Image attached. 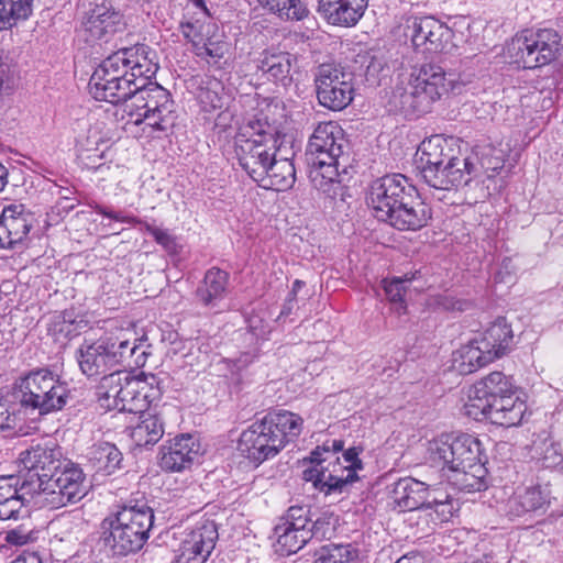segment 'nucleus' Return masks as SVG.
Instances as JSON below:
<instances>
[{
	"mask_svg": "<svg viewBox=\"0 0 563 563\" xmlns=\"http://www.w3.org/2000/svg\"><path fill=\"white\" fill-rule=\"evenodd\" d=\"M428 461L448 472L460 490L479 492L486 487V468L481 441L471 434H442L428 442Z\"/></svg>",
	"mask_w": 563,
	"mask_h": 563,
	"instance_id": "nucleus-3",
	"label": "nucleus"
},
{
	"mask_svg": "<svg viewBox=\"0 0 563 563\" xmlns=\"http://www.w3.org/2000/svg\"><path fill=\"white\" fill-rule=\"evenodd\" d=\"M343 446V441L336 439L327 440L322 445L317 446L309 456L312 465L303 471L302 478L311 482L325 495L342 493L347 485L358 479L355 470L343 464L335 456Z\"/></svg>",
	"mask_w": 563,
	"mask_h": 563,
	"instance_id": "nucleus-9",
	"label": "nucleus"
},
{
	"mask_svg": "<svg viewBox=\"0 0 563 563\" xmlns=\"http://www.w3.org/2000/svg\"><path fill=\"white\" fill-rule=\"evenodd\" d=\"M228 287L229 274L220 268L212 267L206 272L195 296L202 306L216 307L227 296Z\"/></svg>",
	"mask_w": 563,
	"mask_h": 563,
	"instance_id": "nucleus-32",
	"label": "nucleus"
},
{
	"mask_svg": "<svg viewBox=\"0 0 563 563\" xmlns=\"http://www.w3.org/2000/svg\"><path fill=\"white\" fill-rule=\"evenodd\" d=\"M8 172L7 168L0 163V191L7 185Z\"/></svg>",
	"mask_w": 563,
	"mask_h": 563,
	"instance_id": "nucleus-62",
	"label": "nucleus"
},
{
	"mask_svg": "<svg viewBox=\"0 0 563 563\" xmlns=\"http://www.w3.org/2000/svg\"><path fill=\"white\" fill-rule=\"evenodd\" d=\"M95 211L106 218H109V219L118 221V222L129 223V224L141 223V221L133 216H126V214H123L122 212H115V211L109 209L108 207H104L101 205H96Z\"/></svg>",
	"mask_w": 563,
	"mask_h": 563,
	"instance_id": "nucleus-52",
	"label": "nucleus"
},
{
	"mask_svg": "<svg viewBox=\"0 0 563 563\" xmlns=\"http://www.w3.org/2000/svg\"><path fill=\"white\" fill-rule=\"evenodd\" d=\"M432 300L433 301L430 305L444 310H463L464 306V302L455 300L454 298L446 295L437 296Z\"/></svg>",
	"mask_w": 563,
	"mask_h": 563,
	"instance_id": "nucleus-54",
	"label": "nucleus"
},
{
	"mask_svg": "<svg viewBox=\"0 0 563 563\" xmlns=\"http://www.w3.org/2000/svg\"><path fill=\"white\" fill-rule=\"evenodd\" d=\"M101 344L103 345L107 356L109 357L110 362L114 366L115 363L112 360V353L119 352V331L117 333H111L110 335L106 336L104 339L100 340Z\"/></svg>",
	"mask_w": 563,
	"mask_h": 563,
	"instance_id": "nucleus-56",
	"label": "nucleus"
},
{
	"mask_svg": "<svg viewBox=\"0 0 563 563\" xmlns=\"http://www.w3.org/2000/svg\"><path fill=\"white\" fill-rule=\"evenodd\" d=\"M27 484L18 475L0 476V520L15 518L29 495Z\"/></svg>",
	"mask_w": 563,
	"mask_h": 563,
	"instance_id": "nucleus-29",
	"label": "nucleus"
},
{
	"mask_svg": "<svg viewBox=\"0 0 563 563\" xmlns=\"http://www.w3.org/2000/svg\"><path fill=\"white\" fill-rule=\"evenodd\" d=\"M453 88L445 70L431 63L415 67L405 88L399 92V104L408 114L431 112L435 102Z\"/></svg>",
	"mask_w": 563,
	"mask_h": 563,
	"instance_id": "nucleus-8",
	"label": "nucleus"
},
{
	"mask_svg": "<svg viewBox=\"0 0 563 563\" xmlns=\"http://www.w3.org/2000/svg\"><path fill=\"white\" fill-rule=\"evenodd\" d=\"M451 152L452 148L445 139L433 135L420 144L417 152V168L422 175L427 169L443 165L450 157H455Z\"/></svg>",
	"mask_w": 563,
	"mask_h": 563,
	"instance_id": "nucleus-35",
	"label": "nucleus"
},
{
	"mask_svg": "<svg viewBox=\"0 0 563 563\" xmlns=\"http://www.w3.org/2000/svg\"><path fill=\"white\" fill-rule=\"evenodd\" d=\"M512 330L504 318L494 322L478 339L483 349L496 353V358L503 356L512 342Z\"/></svg>",
	"mask_w": 563,
	"mask_h": 563,
	"instance_id": "nucleus-38",
	"label": "nucleus"
},
{
	"mask_svg": "<svg viewBox=\"0 0 563 563\" xmlns=\"http://www.w3.org/2000/svg\"><path fill=\"white\" fill-rule=\"evenodd\" d=\"M303 422L300 415L286 409L268 411L242 431L238 451L252 463L262 464L295 442L303 430Z\"/></svg>",
	"mask_w": 563,
	"mask_h": 563,
	"instance_id": "nucleus-4",
	"label": "nucleus"
},
{
	"mask_svg": "<svg viewBox=\"0 0 563 563\" xmlns=\"http://www.w3.org/2000/svg\"><path fill=\"white\" fill-rule=\"evenodd\" d=\"M201 453L198 439L191 434L174 438L161 450V467L169 472H180L189 467Z\"/></svg>",
	"mask_w": 563,
	"mask_h": 563,
	"instance_id": "nucleus-24",
	"label": "nucleus"
},
{
	"mask_svg": "<svg viewBox=\"0 0 563 563\" xmlns=\"http://www.w3.org/2000/svg\"><path fill=\"white\" fill-rule=\"evenodd\" d=\"M368 0H318V10L333 25L352 26L363 16Z\"/></svg>",
	"mask_w": 563,
	"mask_h": 563,
	"instance_id": "nucleus-28",
	"label": "nucleus"
},
{
	"mask_svg": "<svg viewBox=\"0 0 563 563\" xmlns=\"http://www.w3.org/2000/svg\"><path fill=\"white\" fill-rule=\"evenodd\" d=\"M42 492L49 507L60 508L81 500L88 492V484L82 470L65 460L62 467L48 477Z\"/></svg>",
	"mask_w": 563,
	"mask_h": 563,
	"instance_id": "nucleus-14",
	"label": "nucleus"
},
{
	"mask_svg": "<svg viewBox=\"0 0 563 563\" xmlns=\"http://www.w3.org/2000/svg\"><path fill=\"white\" fill-rule=\"evenodd\" d=\"M158 70L155 51L146 45L120 49L95 69L89 80V92L100 101L123 103L136 81L154 77Z\"/></svg>",
	"mask_w": 563,
	"mask_h": 563,
	"instance_id": "nucleus-1",
	"label": "nucleus"
},
{
	"mask_svg": "<svg viewBox=\"0 0 563 563\" xmlns=\"http://www.w3.org/2000/svg\"><path fill=\"white\" fill-rule=\"evenodd\" d=\"M258 2L285 20L299 21L309 13L302 0H258Z\"/></svg>",
	"mask_w": 563,
	"mask_h": 563,
	"instance_id": "nucleus-43",
	"label": "nucleus"
},
{
	"mask_svg": "<svg viewBox=\"0 0 563 563\" xmlns=\"http://www.w3.org/2000/svg\"><path fill=\"white\" fill-rule=\"evenodd\" d=\"M373 216L398 230H419L431 218L430 209L401 174L374 180L366 196Z\"/></svg>",
	"mask_w": 563,
	"mask_h": 563,
	"instance_id": "nucleus-2",
	"label": "nucleus"
},
{
	"mask_svg": "<svg viewBox=\"0 0 563 563\" xmlns=\"http://www.w3.org/2000/svg\"><path fill=\"white\" fill-rule=\"evenodd\" d=\"M68 523H70V521L68 520V518H60V519H58L54 525H55L56 527L62 528V527H66V526H68Z\"/></svg>",
	"mask_w": 563,
	"mask_h": 563,
	"instance_id": "nucleus-63",
	"label": "nucleus"
},
{
	"mask_svg": "<svg viewBox=\"0 0 563 563\" xmlns=\"http://www.w3.org/2000/svg\"><path fill=\"white\" fill-rule=\"evenodd\" d=\"M256 69L268 81L288 87L292 82L291 70L296 57L285 51L267 48L261 52L255 60Z\"/></svg>",
	"mask_w": 563,
	"mask_h": 563,
	"instance_id": "nucleus-27",
	"label": "nucleus"
},
{
	"mask_svg": "<svg viewBox=\"0 0 563 563\" xmlns=\"http://www.w3.org/2000/svg\"><path fill=\"white\" fill-rule=\"evenodd\" d=\"M34 216L23 205H10L0 216V246L13 249L22 243L32 229Z\"/></svg>",
	"mask_w": 563,
	"mask_h": 563,
	"instance_id": "nucleus-23",
	"label": "nucleus"
},
{
	"mask_svg": "<svg viewBox=\"0 0 563 563\" xmlns=\"http://www.w3.org/2000/svg\"><path fill=\"white\" fill-rule=\"evenodd\" d=\"M119 352L112 353V360L115 365L126 363L129 366L144 365L147 356L144 340L137 339L135 332L131 329L119 330Z\"/></svg>",
	"mask_w": 563,
	"mask_h": 563,
	"instance_id": "nucleus-36",
	"label": "nucleus"
},
{
	"mask_svg": "<svg viewBox=\"0 0 563 563\" xmlns=\"http://www.w3.org/2000/svg\"><path fill=\"white\" fill-rule=\"evenodd\" d=\"M464 156L472 159V166H468L472 179L479 178L484 174L487 178H492L505 163V153L492 144L476 145Z\"/></svg>",
	"mask_w": 563,
	"mask_h": 563,
	"instance_id": "nucleus-31",
	"label": "nucleus"
},
{
	"mask_svg": "<svg viewBox=\"0 0 563 563\" xmlns=\"http://www.w3.org/2000/svg\"><path fill=\"white\" fill-rule=\"evenodd\" d=\"M424 507L433 508L443 521L449 520L453 514L452 499L449 496H445L444 499L435 496L432 499L429 498V503Z\"/></svg>",
	"mask_w": 563,
	"mask_h": 563,
	"instance_id": "nucleus-50",
	"label": "nucleus"
},
{
	"mask_svg": "<svg viewBox=\"0 0 563 563\" xmlns=\"http://www.w3.org/2000/svg\"><path fill=\"white\" fill-rule=\"evenodd\" d=\"M243 137H235V155L240 166L256 181L266 174V167L275 155L282 152L280 145Z\"/></svg>",
	"mask_w": 563,
	"mask_h": 563,
	"instance_id": "nucleus-20",
	"label": "nucleus"
},
{
	"mask_svg": "<svg viewBox=\"0 0 563 563\" xmlns=\"http://www.w3.org/2000/svg\"><path fill=\"white\" fill-rule=\"evenodd\" d=\"M516 387L510 377L501 372H493L475 383L470 391L468 401L465 405L466 413L478 420V409L485 406V400L501 398L516 394Z\"/></svg>",
	"mask_w": 563,
	"mask_h": 563,
	"instance_id": "nucleus-22",
	"label": "nucleus"
},
{
	"mask_svg": "<svg viewBox=\"0 0 563 563\" xmlns=\"http://www.w3.org/2000/svg\"><path fill=\"white\" fill-rule=\"evenodd\" d=\"M77 361L80 371L88 377L101 375L113 366L100 340L81 344L77 351Z\"/></svg>",
	"mask_w": 563,
	"mask_h": 563,
	"instance_id": "nucleus-37",
	"label": "nucleus"
},
{
	"mask_svg": "<svg viewBox=\"0 0 563 563\" xmlns=\"http://www.w3.org/2000/svg\"><path fill=\"white\" fill-rule=\"evenodd\" d=\"M153 77L137 80L131 96L123 101V111L128 114L129 123L142 125V131L152 135L170 129L176 121L174 101L169 92Z\"/></svg>",
	"mask_w": 563,
	"mask_h": 563,
	"instance_id": "nucleus-6",
	"label": "nucleus"
},
{
	"mask_svg": "<svg viewBox=\"0 0 563 563\" xmlns=\"http://www.w3.org/2000/svg\"><path fill=\"white\" fill-rule=\"evenodd\" d=\"M357 456L358 452L355 448H351L343 453L344 463L349 467H353L355 472L362 468V462Z\"/></svg>",
	"mask_w": 563,
	"mask_h": 563,
	"instance_id": "nucleus-59",
	"label": "nucleus"
},
{
	"mask_svg": "<svg viewBox=\"0 0 563 563\" xmlns=\"http://www.w3.org/2000/svg\"><path fill=\"white\" fill-rule=\"evenodd\" d=\"M390 498L400 511H412L429 503V492L424 483L406 477L395 483Z\"/></svg>",
	"mask_w": 563,
	"mask_h": 563,
	"instance_id": "nucleus-30",
	"label": "nucleus"
},
{
	"mask_svg": "<svg viewBox=\"0 0 563 563\" xmlns=\"http://www.w3.org/2000/svg\"><path fill=\"white\" fill-rule=\"evenodd\" d=\"M355 551L351 544H327L316 552L313 563H352Z\"/></svg>",
	"mask_w": 563,
	"mask_h": 563,
	"instance_id": "nucleus-46",
	"label": "nucleus"
},
{
	"mask_svg": "<svg viewBox=\"0 0 563 563\" xmlns=\"http://www.w3.org/2000/svg\"><path fill=\"white\" fill-rule=\"evenodd\" d=\"M64 461L62 448L51 439L32 443L18 457L21 467L35 472L41 485L44 484L42 478L49 477L54 471L62 467Z\"/></svg>",
	"mask_w": 563,
	"mask_h": 563,
	"instance_id": "nucleus-19",
	"label": "nucleus"
},
{
	"mask_svg": "<svg viewBox=\"0 0 563 563\" xmlns=\"http://www.w3.org/2000/svg\"><path fill=\"white\" fill-rule=\"evenodd\" d=\"M275 134L276 129L265 119L254 118L240 129L236 137H243L246 140L257 139L258 141H265L273 144L278 141L275 137Z\"/></svg>",
	"mask_w": 563,
	"mask_h": 563,
	"instance_id": "nucleus-45",
	"label": "nucleus"
},
{
	"mask_svg": "<svg viewBox=\"0 0 563 563\" xmlns=\"http://www.w3.org/2000/svg\"><path fill=\"white\" fill-rule=\"evenodd\" d=\"M527 411L526 401L518 393L492 399L478 409V419H487L494 424L506 428L519 426Z\"/></svg>",
	"mask_w": 563,
	"mask_h": 563,
	"instance_id": "nucleus-25",
	"label": "nucleus"
},
{
	"mask_svg": "<svg viewBox=\"0 0 563 563\" xmlns=\"http://www.w3.org/2000/svg\"><path fill=\"white\" fill-rule=\"evenodd\" d=\"M196 55L206 58L208 63L217 64L228 51V44L220 38L209 37L202 44H195Z\"/></svg>",
	"mask_w": 563,
	"mask_h": 563,
	"instance_id": "nucleus-49",
	"label": "nucleus"
},
{
	"mask_svg": "<svg viewBox=\"0 0 563 563\" xmlns=\"http://www.w3.org/2000/svg\"><path fill=\"white\" fill-rule=\"evenodd\" d=\"M218 528L214 521L203 520L185 534L176 551V563H205L216 547Z\"/></svg>",
	"mask_w": 563,
	"mask_h": 563,
	"instance_id": "nucleus-17",
	"label": "nucleus"
},
{
	"mask_svg": "<svg viewBox=\"0 0 563 563\" xmlns=\"http://www.w3.org/2000/svg\"><path fill=\"white\" fill-rule=\"evenodd\" d=\"M563 49L561 35L553 29L523 30L507 44L511 63L536 69L556 60Z\"/></svg>",
	"mask_w": 563,
	"mask_h": 563,
	"instance_id": "nucleus-11",
	"label": "nucleus"
},
{
	"mask_svg": "<svg viewBox=\"0 0 563 563\" xmlns=\"http://www.w3.org/2000/svg\"><path fill=\"white\" fill-rule=\"evenodd\" d=\"M54 331L64 333L66 336L71 334L73 330V320L66 318V313L58 314L55 317V321L53 323Z\"/></svg>",
	"mask_w": 563,
	"mask_h": 563,
	"instance_id": "nucleus-57",
	"label": "nucleus"
},
{
	"mask_svg": "<svg viewBox=\"0 0 563 563\" xmlns=\"http://www.w3.org/2000/svg\"><path fill=\"white\" fill-rule=\"evenodd\" d=\"M20 405L25 409L48 415L62 410L69 398L66 382L48 368L27 373L19 383Z\"/></svg>",
	"mask_w": 563,
	"mask_h": 563,
	"instance_id": "nucleus-10",
	"label": "nucleus"
},
{
	"mask_svg": "<svg viewBox=\"0 0 563 563\" xmlns=\"http://www.w3.org/2000/svg\"><path fill=\"white\" fill-rule=\"evenodd\" d=\"M199 99L205 107H210L211 109H217L222 107L221 97L218 95L216 89L206 88L202 89L199 93Z\"/></svg>",
	"mask_w": 563,
	"mask_h": 563,
	"instance_id": "nucleus-55",
	"label": "nucleus"
},
{
	"mask_svg": "<svg viewBox=\"0 0 563 563\" xmlns=\"http://www.w3.org/2000/svg\"><path fill=\"white\" fill-rule=\"evenodd\" d=\"M12 563H43L36 553H27L18 556Z\"/></svg>",
	"mask_w": 563,
	"mask_h": 563,
	"instance_id": "nucleus-60",
	"label": "nucleus"
},
{
	"mask_svg": "<svg viewBox=\"0 0 563 563\" xmlns=\"http://www.w3.org/2000/svg\"><path fill=\"white\" fill-rule=\"evenodd\" d=\"M218 528L214 521L203 520L185 534L176 551V563H205L216 547Z\"/></svg>",
	"mask_w": 563,
	"mask_h": 563,
	"instance_id": "nucleus-18",
	"label": "nucleus"
},
{
	"mask_svg": "<svg viewBox=\"0 0 563 563\" xmlns=\"http://www.w3.org/2000/svg\"><path fill=\"white\" fill-rule=\"evenodd\" d=\"M34 0H0V30L9 29L29 19Z\"/></svg>",
	"mask_w": 563,
	"mask_h": 563,
	"instance_id": "nucleus-42",
	"label": "nucleus"
},
{
	"mask_svg": "<svg viewBox=\"0 0 563 563\" xmlns=\"http://www.w3.org/2000/svg\"><path fill=\"white\" fill-rule=\"evenodd\" d=\"M468 166H472V159L465 156L450 157L443 165L427 169L421 177L430 187L450 190L472 180Z\"/></svg>",
	"mask_w": 563,
	"mask_h": 563,
	"instance_id": "nucleus-26",
	"label": "nucleus"
},
{
	"mask_svg": "<svg viewBox=\"0 0 563 563\" xmlns=\"http://www.w3.org/2000/svg\"><path fill=\"white\" fill-rule=\"evenodd\" d=\"M400 27L417 53L454 54L459 48L453 30L433 15H408Z\"/></svg>",
	"mask_w": 563,
	"mask_h": 563,
	"instance_id": "nucleus-13",
	"label": "nucleus"
},
{
	"mask_svg": "<svg viewBox=\"0 0 563 563\" xmlns=\"http://www.w3.org/2000/svg\"><path fill=\"white\" fill-rule=\"evenodd\" d=\"M496 360V353L483 349L478 340L463 345L453 355V368L461 375H468Z\"/></svg>",
	"mask_w": 563,
	"mask_h": 563,
	"instance_id": "nucleus-34",
	"label": "nucleus"
},
{
	"mask_svg": "<svg viewBox=\"0 0 563 563\" xmlns=\"http://www.w3.org/2000/svg\"><path fill=\"white\" fill-rule=\"evenodd\" d=\"M98 404L104 410L143 412L161 398L159 380L154 374L133 376L117 371L102 377L98 386Z\"/></svg>",
	"mask_w": 563,
	"mask_h": 563,
	"instance_id": "nucleus-5",
	"label": "nucleus"
},
{
	"mask_svg": "<svg viewBox=\"0 0 563 563\" xmlns=\"http://www.w3.org/2000/svg\"><path fill=\"white\" fill-rule=\"evenodd\" d=\"M532 457L545 468L556 467L563 463V454L559 444L548 438L533 442Z\"/></svg>",
	"mask_w": 563,
	"mask_h": 563,
	"instance_id": "nucleus-44",
	"label": "nucleus"
},
{
	"mask_svg": "<svg viewBox=\"0 0 563 563\" xmlns=\"http://www.w3.org/2000/svg\"><path fill=\"white\" fill-rule=\"evenodd\" d=\"M4 540L11 545L22 547L33 540L32 533L24 528H16L5 533Z\"/></svg>",
	"mask_w": 563,
	"mask_h": 563,
	"instance_id": "nucleus-53",
	"label": "nucleus"
},
{
	"mask_svg": "<svg viewBox=\"0 0 563 563\" xmlns=\"http://www.w3.org/2000/svg\"><path fill=\"white\" fill-rule=\"evenodd\" d=\"M75 202L68 197L60 198L56 205L52 208V212L59 217L69 213L75 208Z\"/></svg>",
	"mask_w": 563,
	"mask_h": 563,
	"instance_id": "nucleus-58",
	"label": "nucleus"
},
{
	"mask_svg": "<svg viewBox=\"0 0 563 563\" xmlns=\"http://www.w3.org/2000/svg\"><path fill=\"white\" fill-rule=\"evenodd\" d=\"M309 520L301 507H290L282 521L275 527L276 552L290 555L298 552L312 537L319 533L320 521L308 527Z\"/></svg>",
	"mask_w": 563,
	"mask_h": 563,
	"instance_id": "nucleus-16",
	"label": "nucleus"
},
{
	"mask_svg": "<svg viewBox=\"0 0 563 563\" xmlns=\"http://www.w3.org/2000/svg\"><path fill=\"white\" fill-rule=\"evenodd\" d=\"M410 282L407 277H396L391 280L384 279V289L394 311L398 316H402L407 311V306L404 296L407 291L406 284Z\"/></svg>",
	"mask_w": 563,
	"mask_h": 563,
	"instance_id": "nucleus-47",
	"label": "nucleus"
},
{
	"mask_svg": "<svg viewBox=\"0 0 563 563\" xmlns=\"http://www.w3.org/2000/svg\"><path fill=\"white\" fill-rule=\"evenodd\" d=\"M20 401L11 394L0 395V429H13L21 421Z\"/></svg>",
	"mask_w": 563,
	"mask_h": 563,
	"instance_id": "nucleus-48",
	"label": "nucleus"
},
{
	"mask_svg": "<svg viewBox=\"0 0 563 563\" xmlns=\"http://www.w3.org/2000/svg\"><path fill=\"white\" fill-rule=\"evenodd\" d=\"M396 563H424V561L419 554H407L398 559Z\"/></svg>",
	"mask_w": 563,
	"mask_h": 563,
	"instance_id": "nucleus-61",
	"label": "nucleus"
},
{
	"mask_svg": "<svg viewBox=\"0 0 563 563\" xmlns=\"http://www.w3.org/2000/svg\"><path fill=\"white\" fill-rule=\"evenodd\" d=\"M140 421L131 429V438L137 446L154 444L164 434L163 422L156 415L141 412Z\"/></svg>",
	"mask_w": 563,
	"mask_h": 563,
	"instance_id": "nucleus-41",
	"label": "nucleus"
},
{
	"mask_svg": "<svg viewBox=\"0 0 563 563\" xmlns=\"http://www.w3.org/2000/svg\"><path fill=\"white\" fill-rule=\"evenodd\" d=\"M314 82L319 103L330 110H343L353 100V75L340 65H320Z\"/></svg>",
	"mask_w": 563,
	"mask_h": 563,
	"instance_id": "nucleus-15",
	"label": "nucleus"
},
{
	"mask_svg": "<svg viewBox=\"0 0 563 563\" xmlns=\"http://www.w3.org/2000/svg\"><path fill=\"white\" fill-rule=\"evenodd\" d=\"M549 504V494L541 487H529L516 495L509 500V510L515 516H522L527 512L544 509Z\"/></svg>",
	"mask_w": 563,
	"mask_h": 563,
	"instance_id": "nucleus-39",
	"label": "nucleus"
},
{
	"mask_svg": "<svg viewBox=\"0 0 563 563\" xmlns=\"http://www.w3.org/2000/svg\"><path fill=\"white\" fill-rule=\"evenodd\" d=\"M296 180V172L292 162L288 157L275 155L266 167V174L256 183L263 188L285 191L292 187Z\"/></svg>",
	"mask_w": 563,
	"mask_h": 563,
	"instance_id": "nucleus-33",
	"label": "nucleus"
},
{
	"mask_svg": "<svg viewBox=\"0 0 563 563\" xmlns=\"http://www.w3.org/2000/svg\"><path fill=\"white\" fill-rule=\"evenodd\" d=\"M148 507H124L114 517L102 521V541L114 555H126L142 549L153 526Z\"/></svg>",
	"mask_w": 563,
	"mask_h": 563,
	"instance_id": "nucleus-7",
	"label": "nucleus"
},
{
	"mask_svg": "<svg viewBox=\"0 0 563 563\" xmlns=\"http://www.w3.org/2000/svg\"><path fill=\"white\" fill-rule=\"evenodd\" d=\"M122 453L109 442L95 444L90 451L89 460L96 472L111 475L121 467Z\"/></svg>",
	"mask_w": 563,
	"mask_h": 563,
	"instance_id": "nucleus-40",
	"label": "nucleus"
},
{
	"mask_svg": "<svg viewBox=\"0 0 563 563\" xmlns=\"http://www.w3.org/2000/svg\"><path fill=\"white\" fill-rule=\"evenodd\" d=\"M300 285H301V282H300V280H296V282L294 283V287H295V288L300 287Z\"/></svg>",
	"mask_w": 563,
	"mask_h": 563,
	"instance_id": "nucleus-64",
	"label": "nucleus"
},
{
	"mask_svg": "<svg viewBox=\"0 0 563 563\" xmlns=\"http://www.w3.org/2000/svg\"><path fill=\"white\" fill-rule=\"evenodd\" d=\"M121 22V14L112 7L110 1L96 0L91 3L81 23L85 41L95 43L106 40L118 31Z\"/></svg>",
	"mask_w": 563,
	"mask_h": 563,
	"instance_id": "nucleus-21",
	"label": "nucleus"
},
{
	"mask_svg": "<svg viewBox=\"0 0 563 563\" xmlns=\"http://www.w3.org/2000/svg\"><path fill=\"white\" fill-rule=\"evenodd\" d=\"M345 148L344 131L336 122H322L316 126L308 143V152L313 156L314 181L318 177L325 184L336 180Z\"/></svg>",
	"mask_w": 563,
	"mask_h": 563,
	"instance_id": "nucleus-12",
	"label": "nucleus"
},
{
	"mask_svg": "<svg viewBox=\"0 0 563 563\" xmlns=\"http://www.w3.org/2000/svg\"><path fill=\"white\" fill-rule=\"evenodd\" d=\"M144 228L146 232H148L164 249L169 251L176 246L175 239L169 234L167 230L156 228L148 223H146Z\"/></svg>",
	"mask_w": 563,
	"mask_h": 563,
	"instance_id": "nucleus-51",
	"label": "nucleus"
}]
</instances>
